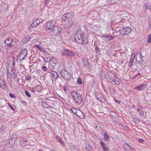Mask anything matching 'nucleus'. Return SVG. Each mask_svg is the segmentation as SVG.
<instances>
[{
  "instance_id": "1",
  "label": "nucleus",
  "mask_w": 151,
  "mask_h": 151,
  "mask_svg": "<svg viewBox=\"0 0 151 151\" xmlns=\"http://www.w3.org/2000/svg\"><path fill=\"white\" fill-rule=\"evenodd\" d=\"M75 39L76 41L80 44H86L88 43V41L87 39L83 37L81 35V31L80 30L77 31L75 34Z\"/></svg>"
},
{
  "instance_id": "2",
  "label": "nucleus",
  "mask_w": 151,
  "mask_h": 151,
  "mask_svg": "<svg viewBox=\"0 0 151 151\" xmlns=\"http://www.w3.org/2000/svg\"><path fill=\"white\" fill-rule=\"evenodd\" d=\"M60 74L63 79L66 81L69 82L71 80L70 73L68 72L65 69H62L60 72Z\"/></svg>"
},
{
  "instance_id": "3",
  "label": "nucleus",
  "mask_w": 151,
  "mask_h": 151,
  "mask_svg": "<svg viewBox=\"0 0 151 151\" xmlns=\"http://www.w3.org/2000/svg\"><path fill=\"white\" fill-rule=\"evenodd\" d=\"M61 55L67 57H71L75 55V53L73 51L68 49L64 48L61 51Z\"/></svg>"
},
{
  "instance_id": "4",
  "label": "nucleus",
  "mask_w": 151,
  "mask_h": 151,
  "mask_svg": "<svg viewBox=\"0 0 151 151\" xmlns=\"http://www.w3.org/2000/svg\"><path fill=\"white\" fill-rule=\"evenodd\" d=\"M56 21L54 20L48 21L47 22L46 29L48 32L54 28L56 26Z\"/></svg>"
},
{
  "instance_id": "5",
  "label": "nucleus",
  "mask_w": 151,
  "mask_h": 151,
  "mask_svg": "<svg viewBox=\"0 0 151 151\" xmlns=\"http://www.w3.org/2000/svg\"><path fill=\"white\" fill-rule=\"evenodd\" d=\"M132 29L129 27H123L120 29L118 32L122 35H124L129 34L131 32Z\"/></svg>"
},
{
  "instance_id": "6",
  "label": "nucleus",
  "mask_w": 151,
  "mask_h": 151,
  "mask_svg": "<svg viewBox=\"0 0 151 151\" xmlns=\"http://www.w3.org/2000/svg\"><path fill=\"white\" fill-rule=\"evenodd\" d=\"M62 28L59 26H55L53 28L50 32V33H52L54 36L57 35L61 33Z\"/></svg>"
},
{
  "instance_id": "7",
  "label": "nucleus",
  "mask_w": 151,
  "mask_h": 151,
  "mask_svg": "<svg viewBox=\"0 0 151 151\" xmlns=\"http://www.w3.org/2000/svg\"><path fill=\"white\" fill-rule=\"evenodd\" d=\"M148 86V85L147 84H139L136 86L134 88V90H136L138 91H142L146 88Z\"/></svg>"
},
{
  "instance_id": "8",
  "label": "nucleus",
  "mask_w": 151,
  "mask_h": 151,
  "mask_svg": "<svg viewBox=\"0 0 151 151\" xmlns=\"http://www.w3.org/2000/svg\"><path fill=\"white\" fill-rule=\"evenodd\" d=\"M142 57V55L139 52L136 55V60L140 65H142L143 63V60Z\"/></svg>"
},
{
  "instance_id": "9",
  "label": "nucleus",
  "mask_w": 151,
  "mask_h": 151,
  "mask_svg": "<svg viewBox=\"0 0 151 151\" xmlns=\"http://www.w3.org/2000/svg\"><path fill=\"white\" fill-rule=\"evenodd\" d=\"M96 97L97 100L100 102L104 103L106 101V100L104 98L103 95L101 93H98L96 94Z\"/></svg>"
},
{
  "instance_id": "10",
  "label": "nucleus",
  "mask_w": 151,
  "mask_h": 151,
  "mask_svg": "<svg viewBox=\"0 0 151 151\" xmlns=\"http://www.w3.org/2000/svg\"><path fill=\"white\" fill-rule=\"evenodd\" d=\"M73 112L74 114L76 116L81 119H83L85 117L84 114L80 110H76V112Z\"/></svg>"
},
{
  "instance_id": "11",
  "label": "nucleus",
  "mask_w": 151,
  "mask_h": 151,
  "mask_svg": "<svg viewBox=\"0 0 151 151\" xmlns=\"http://www.w3.org/2000/svg\"><path fill=\"white\" fill-rule=\"evenodd\" d=\"M27 50L26 49H23L19 54V58L20 60H23L27 55Z\"/></svg>"
},
{
  "instance_id": "12",
  "label": "nucleus",
  "mask_w": 151,
  "mask_h": 151,
  "mask_svg": "<svg viewBox=\"0 0 151 151\" xmlns=\"http://www.w3.org/2000/svg\"><path fill=\"white\" fill-rule=\"evenodd\" d=\"M12 40L11 38L8 37L5 40L4 43L6 44L7 45L6 47H12L13 45L12 44Z\"/></svg>"
},
{
  "instance_id": "13",
  "label": "nucleus",
  "mask_w": 151,
  "mask_h": 151,
  "mask_svg": "<svg viewBox=\"0 0 151 151\" xmlns=\"http://www.w3.org/2000/svg\"><path fill=\"white\" fill-rule=\"evenodd\" d=\"M101 38H106L104 40L106 42L111 41L114 38V37L113 36L111 35H109L107 34L102 35L101 36Z\"/></svg>"
},
{
  "instance_id": "14",
  "label": "nucleus",
  "mask_w": 151,
  "mask_h": 151,
  "mask_svg": "<svg viewBox=\"0 0 151 151\" xmlns=\"http://www.w3.org/2000/svg\"><path fill=\"white\" fill-rule=\"evenodd\" d=\"M7 71L8 74L9 75L10 77L14 78L15 76L13 68L12 67H9L7 68Z\"/></svg>"
},
{
  "instance_id": "15",
  "label": "nucleus",
  "mask_w": 151,
  "mask_h": 151,
  "mask_svg": "<svg viewBox=\"0 0 151 151\" xmlns=\"http://www.w3.org/2000/svg\"><path fill=\"white\" fill-rule=\"evenodd\" d=\"M17 134L15 133L13 134L11 136L9 140L8 141V142L11 143V144L12 145L13 144H14V142L12 141L14 140L15 142V140L17 139Z\"/></svg>"
},
{
  "instance_id": "16",
  "label": "nucleus",
  "mask_w": 151,
  "mask_h": 151,
  "mask_svg": "<svg viewBox=\"0 0 151 151\" xmlns=\"http://www.w3.org/2000/svg\"><path fill=\"white\" fill-rule=\"evenodd\" d=\"M82 95L80 94L74 99L77 103L79 105H80L82 103Z\"/></svg>"
},
{
  "instance_id": "17",
  "label": "nucleus",
  "mask_w": 151,
  "mask_h": 151,
  "mask_svg": "<svg viewBox=\"0 0 151 151\" xmlns=\"http://www.w3.org/2000/svg\"><path fill=\"white\" fill-rule=\"evenodd\" d=\"M64 15H65V16L69 20L73 18V13L72 12H68L64 14Z\"/></svg>"
},
{
  "instance_id": "18",
  "label": "nucleus",
  "mask_w": 151,
  "mask_h": 151,
  "mask_svg": "<svg viewBox=\"0 0 151 151\" xmlns=\"http://www.w3.org/2000/svg\"><path fill=\"white\" fill-rule=\"evenodd\" d=\"M135 57V54L132 53V54L131 57L130 58V61L128 65L129 67H131L133 65V63L134 62V60Z\"/></svg>"
},
{
  "instance_id": "19",
  "label": "nucleus",
  "mask_w": 151,
  "mask_h": 151,
  "mask_svg": "<svg viewBox=\"0 0 151 151\" xmlns=\"http://www.w3.org/2000/svg\"><path fill=\"white\" fill-rule=\"evenodd\" d=\"M73 25V22L72 21H69L65 23V27L66 28L69 29Z\"/></svg>"
},
{
  "instance_id": "20",
  "label": "nucleus",
  "mask_w": 151,
  "mask_h": 151,
  "mask_svg": "<svg viewBox=\"0 0 151 151\" xmlns=\"http://www.w3.org/2000/svg\"><path fill=\"white\" fill-rule=\"evenodd\" d=\"M50 63H52L53 64L56 65L58 62V60L54 57H52L50 58Z\"/></svg>"
},
{
  "instance_id": "21",
  "label": "nucleus",
  "mask_w": 151,
  "mask_h": 151,
  "mask_svg": "<svg viewBox=\"0 0 151 151\" xmlns=\"http://www.w3.org/2000/svg\"><path fill=\"white\" fill-rule=\"evenodd\" d=\"M51 74L52 75L55 80L58 79L59 75L57 72L54 71H52L51 72Z\"/></svg>"
},
{
  "instance_id": "22",
  "label": "nucleus",
  "mask_w": 151,
  "mask_h": 151,
  "mask_svg": "<svg viewBox=\"0 0 151 151\" xmlns=\"http://www.w3.org/2000/svg\"><path fill=\"white\" fill-rule=\"evenodd\" d=\"M0 86L2 88H4L6 86L5 83L3 79H0Z\"/></svg>"
},
{
  "instance_id": "23",
  "label": "nucleus",
  "mask_w": 151,
  "mask_h": 151,
  "mask_svg": "<svg viewBox=\"0 0 151 151\" xmlns=\"http://www.w3.org/2000/svg\"><path fill=\"white\" fill-rule=\"evenodd\" d=\"M79 94H80L78 92L76 91H73L71 93V95L74 99Z\"/></svg>"
},
{
  "instance_id": "24",
  "label": "nucleus",
  "mask_w": 151,
  "mask_h": 151,
  "mask_svg": "<svg viewBox=\"0 0 151 151\" xmlns=\"http://www.w3.org/2000/svg\"><path fill=\"white\" fill-rule=\"evenodd\" d=\"M35 46L37 48L38 50H40L42 52H44L45 51L44 48L42 47H41L39 45H36Z\"/></svg>"
},
{
  "instance_id": "25",
  "label": "nucleus",
  "mask_w": 151,
  "mask_h": 151,
  "mask_svg": "<svg viewBox=\"0 0 151 151\" xmlns=\"http://www.w3.org/2000/svg\"><path fill=\"white\" fill-rule=\"evenodd\" d=\"M56 139L58 140V141L61 144L64 145V142H63L62 139L58 136H56Z\"/></svg>"
},
{
  "instance_id": "26",
  "label": "nucleus",
  "mask_w": 151,
  "mask_h": 151,
  "mask_svg": "<svg viewBox=\"0 0 151 151\" xmlns=\"http://www.w3.org/2000/svg\"><path fill=\"white\" fill-rule=\"evenodd\" d=\"M42 58H43L44 61L45 63H47L49 61L50 62V57H44L42 56Z\"/></svg>"
},
{
  "instance_id": "27",
  "label": "nucleus",
  "mask_w": 151,
  "mask_h": 151,
  "mask_svg": "<svg viewBox=\"0 0 151 151\" xmlns=\"http://www.w3.org/2000/svg\"><path fill=\"white\" fill-rule=\"evenodd\" d=\"M112 81H113L116 84L118 85H119L120 83V81L118 77L115 78Z\"/></svg>"
},
{
  "instance_id": "28",
  "label": "nucleus",
  "mask_w": 151,
  "mask_h": 151,
  "mask_svg": "<svg viewBox=\"0 0 151 151\" xmlns=\"http://www.w3.org/2000/svg\"><path fill=\"white\" fill-rule=\"evenodd\" d=\"M27 142V140L24 139L23 140H21L20 141V145H27L26 142Z\"/></svg>"
},
{
  "instance_id": "29",
  "label": "nucleus",
  "mask_w": 151,
  "mask_h": 151,
  "mask_svg": "<svg viewBox=\"0 0 151 151\" xmlns=\"http://www.w3.org/2000/svg\"><path fill=\"white\" fill-rule=\"evenodd\" d=\"M42 87H41L39 85H37V86L35 88V90L37 91H40L42 90Z\"/></svg>"
},
{
  "instance_id": "30",
  "label": "nucleus",
  "mask_w": 151,
  "mask_h": 151,
  "mask_svg": "<svg viewBox=\"0 0 151 151\" xmlns=\"http://www.w3.org/2000/svg\"><path fill=\"white\" fill-rule=\"evenodd\" d=\"M85 148L87 151H90L91 150V147L89 145L86 144V145Z\"/></svg>"
},
{
  "instance_id": "31",
  "label": "nucleus",
  "mask_w": 151,
  "mask_h": 151,
  "mask_svg": "<svg viewBox=\"0 0 151 151\" xmlns=\"http://www.w3.org/2000/svg\"><path fill=\"white\" fill-rule=\"evenodd\" d=\"M117 77L116 76V75L114 73H112L111 75V76L110 77V79L113 81L114 79L117 78Z\"/></svg>"
},
{
  "instance_id": "32",
  "label": "nucleus",
  "mask_w": 151,
  "mask_h": 151,
  "mask_svg": "<svg viewBox=\"0 0 151 151\" xmlns=\"http://www.w3.org/2000/svg\"><path fill=\"white\" fill-rule=\"evenodd\" d=\"M110 113L111 116L114 117H115L117 116V114L114 111H111L110 112Z\"/></svg>"
},
{
  "instance_id": "33",
  "label": "nucleus",
  "mask_w": 151,
  "mask_h": 151,
  "mask_svg": "<svg viewBox=\"0 0 151 151\" xmlns=\"http://www.w3.org/2000/svg\"><path fill=\"white\" fill-rule=\"evenodd\" d=\"M147 42L150 43L151 42V34H149L147 37Z\"/></svg>"
},
{
  "instance_id": "34",
  "label": "nucleus",
  "mask_w": 151,
  "mask_h": 151,
  "mask_svg": "<svg viewBox=\"0 0 151 151\" xmlns=\"http://www.w3.org/2000/svg\"><path fill=\"white\" fill-rule=\"evenodd\" d=\"M106 140V139L105 138H104L101 140V142H100V143L102 147L104 146L105 145V143L104 142V140Z\"/></svg>"
},
{
  "instance_id": "35",
  "label": "nucleus",
  "mask_w": 151,
  "mask_h": 151,
  "mask_svg": "<svg viewBox=\"0 0 151 151\" xmlns=\"http://www.w3.org/2000/svg\"><path fill=\"white\" fill-rule=\"evenodd\" d=\"M78 84L79 85H81L82 84V80L81 78H79L77 81Z\"/></svg>"
},
{
  "instance_id": "36",
  "label": "nucleus",
  "mask_w": 151,
  "mask_h": 151,
  "mask_svg": "<svg viewBox=\"0 0 151 151\" xmlns=\"http://www.w3.org/2000/svg\"><path fill=\"white\" fill-rule=\"evenodd\" d=\"M37 26V24H36V22L35 21L32 22L30 25V26L32 28L35 27Z\"/></svg>"
},
{
  "instance_id": "37",
  "label": "nucleus",
  "mask_w": 151,
  "mask_h": 151,
  "mask_svg": "<svg viewBox=\"0 0 151 151\" xmlns=\"http://www.w3.org/2000/svg\"><path fill=\"white\" fill-rule=\"evenodd\" d=\"M104 136V137H105L104 138L106 139H106H109V137L108 135L107 134L106 132L105 133Z\"/></svg>"
},
{
  "instance_id": "38",
  "label": "nucleus",
  "mask_w": 151,
  "mask_h": 151,
  "mask_svg": "<svg viewBox=\"0 0 151 151\" xmlns=\"http://www.w3.org/2000/svg\"><path fill=\"white\" fill-rule=\"evenodd\" d=\"M25 93L27 96L29 97H31V95L29 94L28 91L27 90L25 91Z\"/></svg>"
},
{
  "instance_id": "39",
  "label": "nucleus",
  "mask_w": 151,
  "mask_h": 151,
  "mask_svg": "<svg viewBox=\"0 0 151 151\" xmlns=\"http://www.w3.org/2000/svg\"><path fill=\"white\" fill-rule=\"evenodd\" d=\"M104 151H108L109 149L108 147H106L105 145L102 147Z\"/></svg>"
},
{
  "instance_id": "40",
  "label": "nucleus",
  "mask_w": 151,
  "mask_h": 151,
  "mask_svg": "<svg viewBox=\"0 0 151 151\" xmlns=\"http://www.w3.org/2000/svg\"><path fill=\"white\" fill-rule=\"evenodd\" d=\"M68 19H67L66 16H65V15H64V14L62 17V20L64 21H68Z\"/></svg>"
},
{
  "instance_id": "41",
  "label": "nucleus",
  "mask_w": 151,
  "mask_h": 151,
  "mask_svg": "<svg viewBox=\"0 0 151 151\" xmlns=\"http://www.w3.org/2000/svg\"><path fill=\"white\" fill-rule=\"evenodd\" d=\"M4 130V127L2 126H0V133H1Z\"/></svg>"
},
{
  "instance_id": "42",
  "label": "nucleus",
  "mask_w": 151,
  "mask_h": 151,
  "mask_svg": "<svg viewBox=\"0 0 151 151\" xmlns=\"http://www.w3.org/2000/svg\"><path fill=\"white\" fill-rule=\"evenodd\" d=\"M9 96H10L11 98H16L15 96V95L12 93H10L9 94Z\"/></svg>"
},
{
  "instance_id": "43",
  "label": "nucleus",
  "mask_w": 151,
  "mask_h": 151,
  "mask_svg": "<svg viewBox=\"0 0 151 151\" xmlns=\"http://www.w3.org/2000/svg\"><path fill=\"white\" fill-rule=\"evenodd\" d=\"M142 109L141 106H139L138 107V109L137 110L138 112H139L140 111H142Z\"/></svg>"
},
{
  "instance_id": "44",
  "label": "nucleus",
  "mask_w": 151,
  "mask_h": 151,
  "mask_svg": "<svg viewBox=\"0 0 151 151\" xmlns=\"http://www.w3.org/2000/svg\"><path fill=\"white\" fill-rule=\"evenodd\" d=\"M41 68L44 71H46L47 70V68L45 66L42 67Z\"/></svg>"
},
{
  "instance_id": "45",
  "label": "nucleus",
  "mask_w": 151,
  "mask_h": 151,
  "mask_svg": "<svg viewBox=\"0 0 151 151\" xmlns=\"http://www.w3.org/2000/svg\"><path fill=\"white\" fill-rule=\"evenodd\" d=\"M49 0H44V3L45 4L46 6H47V4L49 1Z\"/></svg>"
},
{
  "instance_id": "46",
  "label": "nucleus",
  "mask_w": 151,
  "mask_h": 151,
  "mask_svg": "<svg viewBox=\"0 0 151 151\" xmlns=\"http://www.w3.org/2000/svg\"><path fill=\"white\" fill-rule=\"evenodd\" d=\"M26 79L28 81H30L31 79V77L27 76L26 77Z\"/></svg>"
},
{
  "instance_id": "47",
  "label": "nucleus",
  "mask_w": 151,
  "mask_h": 151,
  "mask_svg": "<svg viewBox=\"0 0 151 151\" xmlns=\"http://www.w3.org/2000/svg\"><path fill=\"white\" fill-rule=\"evenodd\" d=\"M134 121L135 123L137 124H138L139 122V121L138 119H134Z\"/></svg>"
},
{
  "instance_id": "48",
  "label": "nucleus",
  "mask_w": 151,
  "mask_h": 151,
  "mask_svg": "<svg viewBox=\"0 0 151 151\" xmlns=\"http://www.w3.org/2000/svg\"><path fill=\"white\" fill-rule=\"evenodd\" d=\"M143 7L145 8V9H147V4L146 3H144L143 5Z\"/></svg>"
},
{
  "instance_id": "49",
  "label": "nucleus",
  "mask_w": 151,
  "mask_h": 151,
  "mask_svg": "<svg viewBox=\"0 0 151 151\" xmlns=\"http://www.w3.org/2000/svg\"><path fill=\"white\" fill-rule=\"evenodd\" d=\"M35 21L36 22V24H37V26L40 23V22H39L37 20H36Z\"/></svg>"
},
{
  "instance_id": "50",
  "label": "nucleus",
  "mask_w": 151,
  "mask_h": 151,
  "mask_svg": "<svg viewBox=\"0 0 151 151\" xmlns=\"http://www.w3.org/2000/svg\"><path fill=\"white\" fill-rule=\"evenodd\" d=\"M63 90L65 91H67V87H66V86H64L63 87Z\"/></svg>"
},
{
  "instance_id": "51",
  "label": "nucleus",
  "mask_w": 151,
  "mask_h": 151,
  "mask_svg": "<svg viewBox=\"0 0 151 151\" xmlns=\"http://www.w3.org/2000/svg\"><path fill=\"white\" fill-rule=\"evenodd\" d=\"M4 7H6V8H5V9H4V10H7L8 8V5L7 4H4Z\"/></svg>"
},
{
  "instance_id": "52",
  "label": "nucleus",
  "mask_w": 151,
  "mask_h": 151,
  "mask_svg": "<svg viewBox=\"0 0 151 151\" xmlns=\"http://www.w3.org/2000/svg\"><path fill=\"white\" fill-rule=\"evenodd\" d=\"M8 106L10 107V108H11L13 110H14V108L11 106V104L9 103H8Z\"/></svg>"
},
{
  "instance_id": "53",
  "label": "nucleus",
  "mask_w": 151,
  "mask_h": 151,
  "mask_svg": "<svg viewBox=\"0 0 151 151\" xmlns=\"http://www.w3.org/2000/svg\"><path fill=\"white\" fill-rule=\"evenodd\" d=\"M138 141L140 143H142L144 142V140L142 139H140L138 140Z\"/></svg>"
},
{
  "instance_id": "54",
  "label": "nucleus",
  "mask_w": 151,
  "mask_h": 151,
  "mask_svg": "<svg viewBox=\"0 0 151 151\" xmlns=\"http://www.w3.org/2000/svg\"><path fill=\"white\" fill-rule=\"evenodd\" d=\"M114 100L116 102L118 103L119 104L120 103V101H117L116 98L114 99Z\"/></svg>"
},
{
  "instance_id": "55",
  "label": "nucleus",
  "mask_w": 151,
  "mask_h": 151,
  "mask_svg": "<svg viewBox=\"0 0 151 151\" xmlns=\"http://www.w3.org/2000/svg\"><path fill=\"white\" fill-rule=\"evenodd\" d=\"M95 49H96V50H97L98 52H100L99 48L98 47L96 46L95 47Z\"/></svg>"
},
{
  "instance_id": "56",
  "label": "nucleus",
  "mask_w": 151,
  "mask_h": 151,
  "mask_svg": "<svg viewBox=\"0 0 151 151\" xmlns=\"http://www.w3.org/2000/svg\"><path fill=\"white\" fill-rule=\"evenodd\" d=\"M37 20H38V21L39 22H40V23L41 22L43 21V20L42 19H37Z\"/></svg>"
},
{
  "instance_id": "57",
  "label": "nucleus",
  "mask_w": 151,
  "mask_h": 151,
  "mask_svg": "<svg viewBox=\"0 0 151 151\" xmlns=\"http://www.w3.org/2000/svg\"><path fill=\"white\" fill-rule=\"evenodd\" d=\"M30 90L32 92L34 93L35 92L34 89L32 88Z\"/></svg>"
},
{
  "instance_id": "58",
  "label": "nucleus",
  "mask_w": 151,
  "mask_h": 151,
  "mask_svg": "<svg viewBox=\"0 0 151 151\" xmlns=\"http://www.w3.org/2000/svg\"><path fill=\"white\" fill-rule=\"evenodd\" d=\"M137 76V74L135 75V76H134L132 78L134 79V78H136Z\"/></svg>"
},
{
  "instance_id": "59",
  "label": "nucleus",
  "mask_w": 151,
  "mask_h": 151,
  "mask_svg": "<svg viewBox=\"0 0 151 151\" xmlns=\"http://www.w3.org/2000/svg\"><path fill=\"white\" fill-rule=\"evenodd\" d=\"M125 145H127V146L129 147L130 149H132L131 147H130V146L129 145L127 144H125Z\"/></svg>"
},
{
  "instance_id": "60",
  "label": "nucleus",
  "mask_w": 151,
  "mask_h": 151,
  "mask_svg": "<svg viewBox=\"0 0 151 151\" xmlns=\"http://www.w3.org/2000/svg\"><path fill=\"white\" fill-rule=\"evenodd\" d=\"M149 27L150 29L151 30V24H150Z\"/></svg>"
},
{
  "instance_id": "61",
  "label": "nucleus",
  "mask_w": 151,
  "mask_h": 151,
  "mask_svg": "<svg viewBox=\"0 0 151 151\" xmlns=\"http://www.w3.org/2000/svg\"><path fill=\"white\" fill-rule=\"evenodd\" d=\"M15 64V63L14 61H13V65L14 66Z\"/></svg>"
},
{
  "instance_id": "62",
  "label": "nucleus",
  "mask_w": 151,
  "mask_h": 151,
  "mask_svg": "<svg viewBox=\"0 0 151 151\" xmlns=\"http://www.w3.org/2000/svg\"><path fill=\"white\" fill-rule=\"evenodd\" d=\"M150 10H151V6H150V8H149Z\"/></svg>"
},
{
  "instance_id": "63",
  "label": "nucleus",
  "mask_w": 151,
  "mask_h": 151,
  "mask_svg": "<svg viewBox=\"0 0 151 151\" xmlns=\"http://www.w3.org/2000/svg\"><path fill=\"white\" fill-rule=\"evenodd\" d=\"M137 75H140V73H138Z\"/></svg>"
},
{
  "instance_id": "64",
  "label": "nucleus",
  "mask_w": 151,
  "mask_h": 151,
  "mask_svg": "<svg viewBox=\"0 0 151 151\" xmlns=\"http://www.w3.org/2000/svg\"><path fill=\"white\" fill-rule=\"evenodd\" d=\"M39 151H42V150H39Z\"/></svg>"
}]
</instances>
